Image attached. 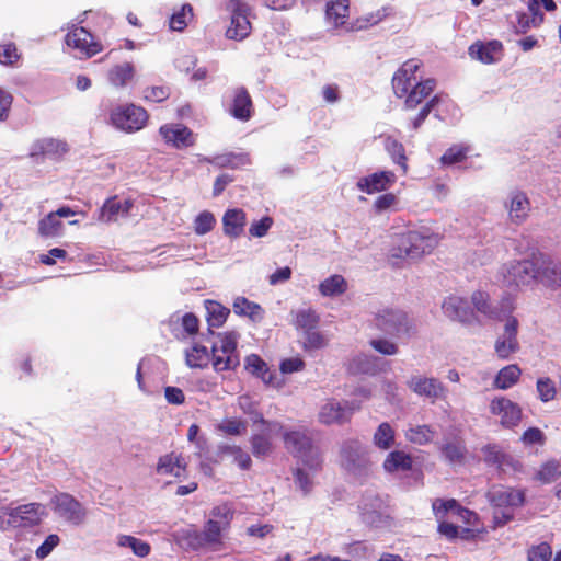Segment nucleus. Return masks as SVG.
Instances as JSON below:
<instances>
[{
	"instance_id": "f257e3e1",
	"label": "nucleus",
	"mask_w": 561,
	"mask_h": 561,
	"mask_svg": "<svg viewBox=\"0 0 561 561\" xmlns=\"http://www.w3.org/2000/svg\"><path fill=\"white\" fill-rule=\"evenodd\" d=\"M439 233L432 232L427 228L413 230L405 233L397 249H393V256L419 259L431 253L439 243Z\"/></svg>"
},
{
	"instance_id": "f03ea898",
	"label": "nucleus",
	"mask_w": 561,
	"mask_h": 561,
	"mask_svg": "<svg viewBox=\"0 0 561 561\" xmlns=\"http://www.w3.org/2000/svg\"><path fill=\"white\" fill-rule=\"evenodd\" d=\"M285 447L295 455L301 465L311 470H318L321 466V458L317 447L313 446L311 437L305 430L285 431L283 434Z\"/></svg>"
},
{
	"instance_id": "7ed1b4c3",
	"label": "nucleus",
	"mask_w": 561,
	"mask_h": 561,
	"mask_svg": "<svg viewBox=\"0 0 561 561\" xmlns=\"http://www.w3.org/2000/svg\"><path fill=\"white\" fill-rule=\"evenodd\" d=\"M110 121L115 128L133 134L147 126L149 114L142 106L129 103L113 108Z\"/></svg>"
},
{
	"instance_id": "20e7f679",
	"label": "nucleus",
	"mask_w": 561,
	"mask_h": 561,
	"mask_svg": "<svg viewBox=\"0 0 561 561\" xmlns=\"http://www.w3.org/2000/svg\"><path fill=\"white\" fill-rule=\"evenodd\" d=\"M503 285L507 288H520L537 282L538 255L531 260L513 261L503 267Z\"/></svg>"
},
{
	"instance_id": "39448f33",
	"label": "nucleus",
	"mask_w": 561,
	"mask_h": 561,
	"mask_svg": "<svg viewBox=\"0 0 561 561\" xmlns=\"http://www.w3.org/2000/svg\"><path fill=\"white\" fill-rule=\"evenodd\" d=\"M340 462L346 471L359 476L370 465L369 453L357 439H348L341 445Z\"/></svg>"
},
{
	"instance_id": "423d86ee",
	"label": "nucleus",
	"mask_w": 561,
	"mask_h": 561,
	"mask_svg": "<svg viewBox=\"0 0 561 561\" xmlns=\"http://www.w3.org/2000/svg\"><path fill=\"white\" fill-rule=\"evenodd\" d=\"M51 506L54 513L69 525L81 526L87 520V508L68 493L55 495L51 499Z\"/></svg>"
},
{
	"instance_id": "0eeeda50",
	"label": "nucleus",
	"mask_w": 561,
	"mask_h": 561,
	"mask_svg": "<svg viewBox=\"0 0 561 561\" xmlns=\"http://www.w3.org/2000/svg\"><path fill=\"white\" fill-rule=\"evenodd\" d=\"M227 8L231 12V22L226 31V36L234 41L247 38L252 30L249 20L250 7L241 0H229Z\"/></svg>"
},
{
	"instance_id": "6e6552de",
	"label": "nucleus",
	"mask_w": 561,
	"mask_h": 561,
	"mask_svg": "<svg viewBox=\"0 0 561 561\" xmlns=\"http://www.w3.org/2000/svg\"><path fill=\"white\" fill-rule=\"evenodd\" d=\"M422 67V61L419 59H409L404 61L401 67L393 73L392 77V89L397 98L402 99L403 95L419 84L421 77L417 76V71Z\"/></svg>"
},
{
	"instance_id": "1a4fd4ad",
	"label": "nucleus",
	"mask_w": 561,
	"mask_h": 561,
	"mask_svg": "<svg viewBox=\"0 0 561 561\" xmlns=\"http://www.w3.org/2000/svg\"><path fill=\"white\" fill-rule=\"evenodd\" d=\"M354 402L337 401L335 399L327 400L318 412V421L324 425H342L351 420L354 412Z\"/></svg>"
},
{
	"instance_id": "9d476101",
	"label": "nucleus",
	"mask_w": 561,
	"mask_h": 561,
	"mask_svg": "<svg viewBox=\"0 0 561 561\" xmlns=\"http://www.w3.org/2000/svg\"><path fill=\"white\" fill-rule=\"evenodd\" d=\"M471 301L476 310L489 319L499 321L504 320V316L513 313L515 310L514 300L510 297H505L500 302V308L493 307L490 302V296L488 293L482 290H476L471 295Z\"/></svg>"
},
{
	"instance_id": "9b49d317",
	"label": "nucleus",
	"mask_w": 561,
	"mask_h": 561,
	"mask_svg": "<svg viewBox=\"0 0 561 561\" xmlns=\"http://www.w3.org/2000/svg\"><path fill=\"white\" fill-rule=\"evenodd\" d=\"M159 134L168 146L178 150L196 144V135L183 124H164L159 128Z\"/></svg>"
},
{
	"instance_id": "f8f14e48",
	"label": "nucleus",
	"mask_w": 561,
	"mask_h": 561,
	"mask_svg": "<svg viewBox=\"0 0 561 561\" xmlns=\"http://www.w3.org/2000/svg\"><path fill=\"white\" fill-rule=\"evenodd\" d=\"M490 412L499 419L504 427L516 426L522 420L520 407L507 398H495L490 403Z\"/></svg>"
},
{
	"instance_id": "ddd939ff",
	"label": "nucleus",
	"mask_w": 561,
	"mask_h": 561,
	"mask_svg": "<svg viewBox=\"0 0 561 561\" xmlns=\"http://www.w3.org/2000/svg\"><path fill=\"white\" fill-rule=\"evenodd\" d=\"M66 43L85 57H92L102 50L101 44L95 42L92 34L82 26L69 31L66 35Z\"/></svg>"
},
{
	"instance_id": "4468645a",
	"label": "nucleus",
	"mask_w": 561,
	"mask_h": 561,
	"mask_svg": "<svg viewBox=\"0 0 561 561\" xmlns=\"http://www.w3.org/2000/svg\"><path fill=\"white\" fill-rule=\"evenodd\" d=\"M468 54L472 59L490 65L502 59L504 46L502 42L497 39L489 42L477 41L469 46Z\"/></svg>"
},
{
	"instance_id": "2eb2a0df",
	"label": "nucleus",
	"mask_w": 561,
	"mask_h": 561,
	"mask_svg": "<svg viewBox=\"0 0 561 561\" xmlns=\"http://www.w3.org/2000/svg\"><path fill=\"white\" fill-rule=\"evenodd\" d=\"M396 181L397 176L392 171H378L360 178L356 186L360 192L371 195L388 190Z\"/></svg>"
},
{
	"instance_id": "dca6fc26",
	"label": "nucleus",
	"mask_w": 561,
	"mask_h": 561,
	"mask_svg": "<svg viewBox=\"0 0 561 561\" xmlns=\"http://www.w3.org/2000/svg\"><path fill=\"white\" fill-rule=\"evenodd\" d=\"M489 502L495 508H510L524 503V493L510 486H493L486 494Z\"/></svg>"
},
{
	"instance_id": "f3484780",
	"label": "nucleus",
	"mask_w": 561,
	"mask_h": 561,
	"mask_svg": "<svg viewBox=\"0 0 561 561\" xmlns=\"http://www.w3.org/2000/svg\"><path fill=\"white\" fill-rule=\"evenodd\" d=\"M230 115L241 122H248L254 114L252 98L244 87H238L232 92L229 107Z\"/></svg>"
},
{
	"instance_id": "a211bd4d",
	"label": "nucleus",
	"mask_w": 561,
	"mask_h": 561,
	"mask_svg": "<svg viewBox=\"0 0 561 561\" xmlns=\"http://www.w3.org/2000/svg\"><path fill=\"white\" fill-rule=\"evenodd\" d=\"M537 283L552 289L561 287V264L541 253L538 254Z\"/></svg>"
},
{
	"instance_id": "6ab92c4d",
	"label": "nucleus",
	"mask_w": 561,
	"mask_h": 561,
	"mask_svg": "<svg viewBox=\"0 0 561 561\" xmlns=\"http://www.w3.org/2000/svg\"><path fill=\"white\" fill-rule=\"evenodd\" d=\"M172 335L181 341L195 340L199 333V319L193 312H186L169 322Z\"/></svg>"
},
{
	"instance_id": "aec40b11",
	"label": "nucleus",
	"mask_w": 561,
	"mask_h": 561,
	"mask_svg": "<svg viewBox=\"0 0 561 561\" xmlns=\"http://www.w3.org/2000/svg\"><path fill=\"white\" fill-rule=\"evenodd\" d=\"M442 308L448 318L462 323H471L476 319L474 311L469 307L468 301L458 296L445 299Z\"/></svg>"
},
{
	"instance_id": "412c9836",
	"label": "nucleus",
	"mask_w": 561,
	"mask_h": 561,
	"mask_svg": "<svg viewBox=\"0 0 561 561\" xmlns=\"http://www.w3.org/2000/svg\"><path fill=\"white\" fill-rule=\"evenodd\" d=\"M130 199H118L117 196L107 198L99 211V220L102 222L116 221L119 216H127L133 208Z\"/></svg>"
},
{
	"instance_id": "4be33fe9",
	"label": "nucleus",
	"mask_w": 561,
	"mask_h": 561,
	"mask_svg": "<svg viewBox=\"0 0 561 561\" xmlns=\"http://www.w3.org/2000/svg\"><path fill=\"white\" fill-rule=\"evenodd\" d=\"M504 320L503 332L495 342V351H517L519 348L518 320L512 313L504 316Z\"/></svg>"
},
{
	"instance_id": "5701e85b",
	"label": "nucleus",
	"mask_w": 561,
	"mask_h": 561,
	"mask_svg": "<svg viewBox=\"0 0 561 561\" xmlns=\"http://www.w3.org/2000/svg\"><path fill=\"white\" fill-rule=\"evenodd\" d=\"M378 325L390 333H409L410 325L408 316L398 310H386L378 317Z\"/></svg>"
},
{
	"instance_id": "b1692460",
	"label": "nucleus",
	"mask_w": 561,
	"mask_h": 561,
	"mask_svg": "<svg viewBox=\"0 0 561 561\" xmlns=\"http://www.w3.org/2000/svg\"><path fill=\"white\" fill-rule=\"evenodd\" d=\"M436 81L434 79H425L414 88L410 89L404 98V107L407 110L416 108L423 101H425L435 90Z\"/></svg>"
},
{
	"instance_id": "393cba45",
	"label": "nucleus",
	"mask_w": 561,
	"mask_h": 561,
	"mask_svg": "<svg viewBox=\"0 0 561 561\" xmlns=\"http://www.w3.org/2000/svg\"><path fill=\"white\" fill-rule=\"evenodd\" d=\"M186 463L184 462L181 455L170 453L160 457L157 465V473L161 476H171L180 478L184 474Z\"/></svg>"
},
{
	"instance_id": "a878e982",
	"label": "nucleus",
	"mask_w": 561,
	"mask_h": 561,
	"mask_svg": "<svg viewBox=\"0 0 561 561\" xmlns=\"http://www.w3.org/2000/svg\"><path fill=\"white\" fill-rule=\"evenodd\" d=\"M530 211V202L523 192H515L510 202L508 216L510 219L517 225L523 224Z\"/></svg>"
},
{
	"instance_id": "bb28decb",
	"label": "nucleus",
	"mask_w": 561,
	"mask_h": 561,
	"mask_svg": "<svg viewBox=\"0 0 561 561\" xmlns=\"http://www.w3.org/2000/svg\"><path fill=\"white\" fill-rule=\"evenodd\" d=\"M205 309L209 333L214 334L211 328L222 327L230 314V309L225 307L222 304L211 299L205 300Z\"/></svg>"
},
{
	"instance_id": "cd10ccee",
	"label": "nucleus",
	"mask_w": 561,
	"mask_h": 561,
	"mask_svg": "<svg viewBox=\"0 0 561 561\" xmlns=\"http://www.w3.org/2000/svg\"><path fill=\"white\" fill-rule=\"evenodd\" d=\"M245 213L242 209H229L222 217L224 232L230 238H238L245 226Z\"/></svg>"
},
{
	"instance_id": "c85d7f7f",
	"label": "nucleus",
	"mask_w": 561,
	"mask_h": 561,
	"mask_svg": "<svg viewBox=\"0 0 561 561\" xmlns=\"http://www.w3.org/2000/svg\"><path fill=\"white\" fill-rule=\"evenodd\" d=\"M409 387L417 394L425 396L431 399L440 398L444 388L436 379H426L421 377H413L409 381Z\"/></svg>"
},
{
	"instance_id": "c756f323",
	"label": "nucleus",
	"mask_w": 561,
	"mask_h": 561,
	"mask_svg": "<svg viewBox=\"0 0 561 561\" xmlns=\"http://www.w3.org/2000/svg\"><path fill=\"white\" fill-rule=\"evenodd\" d=\"M22 527L34 526L41 523L46 515V508L39 503H28L16 507Z\"/></svg>"
},
{
	"instance_id": "7c9ffc66",
	"label": "nucleus",
	"mask_w": 561,
	"mask_h": 561,
	"mask_svg": "<svg viewBox=\"0 0 561 561\" xmlns=\"http://www.w3.org/2000/svg\"><path fill=\"white\" fill-rule=\"evenodd\" d=\"M226 529L215 520H207L201 533L205 549L217 551L222 546V533Z\"/></svg>"
},
{
	"instance_id": "2f4dec72",
	"label": "nucleus",
	"mask_w": 561,
	"mask_h": 561,
	"mask_svg": "<svg viewBox=\"0 0 561 561\" xmlns=\"http://www.w3.org/2000/svg\"><path fill=\"white\" fill-rule=\"evenodd\" d=\"M232 308L236 314L248 317L252 321H261L264 316V310L259 304L251 301L243 296H239L234 299Z\"/></svg>"
},
{
	"instance_id": "473e14b6",
	"label": "nucleus",
	"mask_w": 561,
	"mask_h": 561,
	"mask_svg": "<svg viewBox=\"0 0 561 561\" xmlns=\"http://www.w3.org/2000/svg\"><path fill=\"white\" fill-rule=\"evenodd\" d=\"M135 76V67L131 62L125 61L113 66L107 75L108 81L116 88L125 87Z\"/></svg>"
},
{
	"instance_id": "72a5a7b5",
	"label": "nucleus",
	"mask_w": 561,
	"mask_h": 561,
	"mask_svg": "<svg viewBox=\"0 0 561 561\" xmlns=\"http://www.w3.org/2000/svg\"><path fill=\"white\" fill-rule=\"evenodd\" d=\"M385 148L392 161L400 167L402 174L405 175L409 167L404 146L397 139L387 137L385 140Z\"/></svg>"
},
{
	"instance_id": "f704fd0d",
	"label": "nucleus",
	"mask_w": 561,
	"mask_h": 561,
	"mask_svg": "<svg viewBox=\"0 0 561 561\" xmlns=\"http://www.w3.org/2000/svg\"><path fill=\"white\" fill-rule=\"evenodd\" d=\"M350 1L348 0H335L328 2L327 4V18L335 26L343 25L348 18Z\"/></svg>"
},
{
	"instance_id": "c9c22d12",
	"label": "nucleus",
	"mask_w": 561,
	"mask_h": 561,
	"mask_svg": "<svg viewBox=\"0 0 561 561\" xmlns=\"http://www.w3.org/2000/svg\"><path fill=\"white\" fill-rule=\"evenodd\" d=\"M116 543L121 548L130 549L133 553L139 558L147 557L151 551V547L148 542L130 535H118Z\"/></svg>"
},
{
	"instance_id": "e433bc0d",
	"label": "nucleus",
	"mask_w": 561,
	"mask_h": 561,
	"mask_svg": "<svg viewBox=\"0 0 561 561\" xmlns=\"http://www.w3.org/2000/svg\"><path fill=\"white\" fill-rule=\"evenodd\" d=\"M387 472L405 471L412 468V458L404 451H391L383 461Z\"/></svg>"
},
{
	"instance_id": "4c0bfd02",
	"label": "nucleus",
	"mask_w": 561,
	"mask_h": 561,
	"mask_svg": "<svg viewBox=\"0 0 561 561\" xmlns=\"http://www.w3.org/2000/svg\"><path fill=\"white\" fill-rule=\"evenodd\" d=\"M173 537L176 543L183 547L184 549H205V547L203 546L201 533L195 529L187 528L179 530L174 533Z\"/></svg>"
},
{
	"instance_id": "58836bf2",
	"label": "nucleus",
	"mask_w": 561,
	"mask_h": 561,
	"mask_svg": "<svg viewBox=\"0 0 561 561\" xmlns=\"http://www.w3.org/2000/svg\"><path fill=\"white\" fill-rule=\"evenodd\" d=\"M319 290L328 297L342 295L347 290V283L342 275L334 274L320 283Z\"/></svg>"
},
{
	"instance_id": "ea45409f",
	"label": "nucleus",
	"mask_w": 561,
	"mask_h": 561,
	"mask_svg": "<svg viewBox=\"0 0 561 561\" xmlns=\"http://www.w3.org/2000/svg\"><path fill=\"white\" fill-rule=\"evenodd\" d=\"M520 376V369L516 365H510L502 368L495 377L494 386L499 389H508L517 382Z\"/></svg>"
},
{
	"instance_id": "a19ab883",
	"label": "nucleus",
	"mask_w": 561,
	"mask_h": 561,
	"mask_svg": "<svg viewBox=\"0 0 561 561\" xmlns=\"http://www.w3.org/2000/svg\"><path fill=\"white\" fill-rule=\"evenodd\" d=\"M373 443L376 447L387 450L394 444V431L389 423H381L374 433Z\"/></svg>"
},
{
	"instance_id": "79ce46f5",
	"label": "nucleus",
	"mask_w": 561,
	"mask_h": 561,
	"mask_svg": "<svg viewBox=\"0 0 561 561\" xmlns=\"http://www.w3.org/2000/svg\"><path fill=\"white\" fill-rule=\"evenodd\" d=\"M64 225L56 214L49 213L38 222V232L43 237H56L62 231Z\"/></svg>"
},
{
	"instance_id": "37998d69",
	"label": "nucleus",
	"mask_w": 561,
	"mask_h": 561,
	"mask_svg": "<svg viewBox=\"0 0 561 561\" xmlns=\"http://www.w3.org/2000/svg\"><path fill=\"white\" fill-rule=\"evenodd\" d=\"M435 432L427 425L411 426L405 432V438L417 445H424L432 442Z\"/></svg>"
},
{
	"instance_id": "c03bdc74",
	"label": "nucleus",
	"mask_w": 561,
	"mask_h": 561,
	"mask_svg": "<svg viewBox=\"0 0 561 561\" xmlns=\"http://www.w3.org/2000/svg\"><path fill=\"white\" fill-rule=\"evenodd\" d=\"M37 149L38 151L36 153L50 157H61L68 151V145L65 141L48 138L39 141Z\"/></svg>"
},
{
	"instance_id": "a18cd8bd",
	"label": "nucleus",
	"mask_w": 561,
	"mask_h": 561,
	"mask_svg": "<svg viewBox=\"0 0 561 561\" xmlns=\"http://www.w3.org/2000/svg\"><path fill=\"white\" fill-rule=\"evenodd\" d=\"M470 151V147L466 145H453L440 158L444 165H453L465 161Z\"/></svg>"
},
{
	"instance_id": "49530a36",
	"label": "nucleus",
	"mask_w": 561,
	"mask_h": 561,
	"mask_svg": "<svg viewBox=\"0 0 561 561\" xmlns=\"http://www.w3.org/2000/svg\"><path fill=\"white\" fill-rule=\"evenodd\" d=\"M193 18V8L186 3L181 7L178 12H174L169 21V26L172 31L182 32L187 26L188 19Z\"/></svg>"
},
{
	"instance_id": "de8ad7c7",
	"label": "nucleus",
	"mask_w": 561,
	"mask_h": 561,
	"mask_svg": "<svg viewBox=\"0 0 561 561\" xmlns=\"http://www.w3.org/2000/svg\"><path fill=\"white\" fill-rule=\"evenodd\" d=\"M16 527H22L19 515L16 514V507L11 508L9 506H1L0 530L7 531Z\"/></svg>"
},
{
	"instance_id": "09e8293b",
	"label": "nucleus",
	"mask_w": 561,
	"mask_h": 561,
	"mask_svg": "<svg viewBox=\"0 0 561 561\" xmlns=\"http://www.w3.org/2000/svg\"><path fill=\"white\" fill-rule=\"evenodd\" d=\"M319 323L318 314L312 310H300L296 313L294 324L306 332L316 329Z\"/></svg>"
},
{
	"instance_id": "8fccbe9b",
	"label": "nucleus",
	"mask_w": 561,
	"mask_h": 561,
	"mask_svg": "<svg viewBox=\"0 0 561 561\" xmlns=\"http://www.w3.org/2000/svg\"><path fill=\"white\" fill-rule=\"evenodd\" d=\"M442 453L449 463L460 465L465 460L466 449L459 443H447L442 447Z\"/></svg>"
},
{
	"instance_id": "3c124183",
	"label": "nucleus",
	"mask_w": 561,
	"mask_h": 561,
	"mask_svg": "<svg viewBox=\"0 0 561 561\" xmlns=\"http://www.w3.org/2000/svg\"><path fill=\"white\" fill-rule=\"evenodd\" d=\"M247 366L252 374L261 375L265 383H272V374L268 373L266 364L256 354H251L248 357Z\"/></svg>"
},
{
	"instance_id": "603ef678",
	"label": "nucleus",
	"mask_w": 561,
	"mask_h": 561,
	"mask_svg": "<svg viewBox=\"0 0 561 561\" xmlns=\"http://www.w3.org/2000/svg\"><path fill=\"white\" fill-rule=\"evenodd\" d=\"M317 470H311L302 465L298 467L295 472V482L297 486L305 493H308L312 486L313 473Z\"/></svg>"
},
{
	"instance_id": "864d4df0",
	"label": "nucleus",
	"mask_w": 561,
	"mask_h": 561,
	"mask_svg": "<svg viewBox=\"0 0 561 561\" xmlns=\"http://www.w3.org/2000/svg\"><path fill=\"white\" fill-rule=\"evenodd\" d=\"M233 516V511L227 504L218 505L214 507L210 512V518L208 520H215L218 525L222 526L225 529H228L230 526V522Z\"/></svg>"
},
{
	"instance_id": "5fc2aeb1",
	"label": "nucleus",
	"mask_w": 561,
	"mask_h": 561,
	"mask_svg": "<svg viewBox=\"0 0 561 561\" xmlns=\"http://www.w3.org/2000/svg\"><path fill=\"white\" fill-rule=\"evenodd\" d=\"M237 354L238 353H221V355L216 356L215 353L211 355L210 364L217 371L232 368L239 363Z\"/></svg>"
},
{
	"instance_id": "6e6d98bb",
	"label": "nucleus",
	"mask_w": 561,
	"mask_h": 561,
	"mask_svg": "<svg viewBox=\"0 0 561 561\" xmlns=\"http://www.w3.org/2000/svg\"><path fill=\"white\" fill-rule=\"evenodd\" d=\"M216 428L227 435H242L247 431V423L238 419H225Z\"/></svg>"
},
{
	"instance_id": "4d7b16f0",
	"label": "nucleus",
	"mask_w": 561,
	"mask_h": 561,
	"mask_svg": "<svg viewBox=\"0 0 561 561\" xmlns=\"http://www.w3.org/2000/svg\"><path fill=\"white\" fill-rule=\"evenodd\" d=\"M21 58V54L14 43L9 42L0 45V64L4 66H13Z\"/></svg>"
},
{
	"instance_id": "13d9d810",
	"label": "nucleus",
	"mask_w": 561,
	"mask_h": 561,
	"mask_svg": "<svg viewBox=\"0 0 561 561\" xmlns=\"http://www.w3.org/2000/svg\"><path fill=\"white\" fill-rule=\"evenodd\" d=\"M216 219L210 211H202L194 221V231L199 234H206L213 230Z\"/></svg>"
},
{
	"instance_id": "bf43d9fd",
	"label": "nucleus",
	"mask_w": 561,
	"mask_h": 561,
	"mask_svg": "<svg viewBox=\"0 0 561 561\" xmlns=\"http://www.w3.org/2000/svg\"><path fill=\"white\" fill-rule=\"evenodd\" d=\"M484 460L497 468H504V461L510 460V455L500 450L496 446H486L482 449Z\"/></svg>"
},
{
	"instance_id": "052dcab7",
	"label": "nucleus",
	"mask_w": 561,
	"mask_h": 561,
	"mask_svg": "<svg viewBox=\"0 0 561 561\" xmlns=\"http://www.w3.org/2000/svg\"><path fill=\"white\" fill-rule=\"evenodd\" d=\"M560 467L559 462L549 461L538 471L537 478L543 483L553 482L561 477Z\"/></svg>"
},
{
	"instance_id": "680f3d73",
	"label": "nucleus",
	"mask_w": 561,
	"mask_h": 561,
	"mask_svg": "<svg viewBox=\"0 0 561 561\" xmlns=\"http://www.w3.org/2000/svg\"><path fill=\"white\" fill-rule=\"evenodd\" d=\"M220 351H237L240 334L234 331H224L217 334Z\"/></svg>"
},
{
	"instance_id": "e2e57ef3",
	"label": "nucleus",
	"mask_w": 561,
	"mask_h": 561,
	"mask_svg": "<svg viewBox=\"0 0 561 561\" xmlns=\"http://www.w3.org/2000/svg\"><path fill=\"white\" fill-rule=\"evenodd\" d=\"M251 446L255 457H265L272 451V444L264 435H254L251 439Z\"/></svg>"
},
{
	"instance_id": "0e129e2a",
	"label": "nucleus",
	"mask_w": 561,
	"mask_h": 561,
	"mask_svg": "<svg viewBox=\"0 0 561 561\" xmlns=\"http://www.w3.org/2000/svg\"><path fill=\"white\" fill-rule=\"evenodd\" d=\"M537 391L540 400L543 402L551 401L557 393L554 383L549 378H539L537 380Z\"/></svg>"
},
{
	"instance_id": "69168bd1",
	"label": "nucleus",
	"mask_w": 561,
	"mask_h": 561,
	"mask_svg": "<svg viewBox=\"0 0 561 561\" xmlns=\"http://www.w3.org/2000/svg\"><path fill=\"white\" fill-rule=\"evenodd\" d=\"M224 453L233 457L234 461L238 462L241 469H249L251 466V458L248 453L242 450L239 446H226Z\"/></svg>"
},
{
	"instance_id": "338daca9",
	"label": "nucleus",
	"mask_w": 561,
	"mask_h": 561,
	"mask_svg": "<svg viewBox=\"0 0 561 561\" xmlns=\"http://www.w3.org/2000/svg\"><path fill=\"white\" fill-rule=\"evenodd\" d=\"M552 556L551 547L547 542H541L528 550V561H549Z\"/></svg>"
},
{
	"instance_id": "774afa93",
	"label": "nucleus",
	"mask_w": 561,
	"mask_h": 561,
	"mask_svg": "<svg viewBox=\"0 0 561 561\" xmlns=\"http://www.w3.org/2000/svg\"><path fill=\"white\" fill-rule=\"evenodd\" d=\"M362 515H363V519L366 524L375 526V527L385 525L387 523V518H388V516L385 515L379 510L368 508L367 506L363 507Z\"/></svg>"
}]
</instances>
